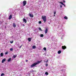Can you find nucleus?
I'll use <instances>...</instances> for the list:
<instances>
[{
    "instance_id": "423d86ee",
    "label": "nucleus",
    "mask_w": 76,
    "mask_h": 76,
    "mask_svg": "<svg viewBox=\"0 0 76 76\" xmlns=\"http://www.w3.org/2000/svg\"><path fill=\"white\" fill-rule=\"evenodd\" d=\"M12 25L14 28H15V27L16 26V24H15V23H14L12 24Z\"/></svg>"
},
{
    "instance_id": "f257e3e1",
    "label": "nucleus",
    "mask_w": 76,
    "mask_h": 76,
    "mask_svg": "<svg viewBox=\"0 0 76 76\" xmlns=\"http://www.w3.org/2000/svg\"><path fill=\"white\" fill-rule=\"evenodd\" d=\"M41 62V61H38L37 62H35L33 64L31 65V67H34V66H35L37 64H39Z\"/></svg>"
},
{
    "instance_id": "f8f14e48",
    "label": "nucleus",
    "mask_w": 76,
    "mask_h": 76,
    "mask_svg": "<svg viewBox=\"0 0 76 76\" xmlns=\"http://www.w3.org/2000/svg\"><path fill=\"white\" fill-rule=\"evenodd\" d=\"M9 62L11 61V58H10L9 59H8L7 60Z\"/></svg>"
},
{
    "instance_id": "a211bd4d",
    "label": "nucleus",
    "mask_w": 76,
    "mask_h": 76,
    "mask_svg": "<svg viewBox=\"0 0 76 76\" xmlns=\"http://www.w3.org/2000/svg\"><path fill=\"white\" fill-rule=\"evenodd\" d=\"M64 19H67L68 18L66 16H65L64 17Z\"/></svg>"
},
{
    "instance_id": "c85d7f7f",
    "label": "nucleus",
    "mask_w": 76,
    "mask_h": 76,
    "mask_svg": "<svg viewBox=\"0 0 76 76\" xmlns=\"http://www.w3.org/2000/svg\"><path fill=\"white\" fill-rule=\"evenodd\" d=\"M56 12L55 11L54 12V14L56 15Z\"/></svg>"
},
{
    "instance_id": "9d476101",
    "label": "nucleus",
    "mask_w": 76,
    "mask_h": 76,
    "mask_svg": "<svg viewBox=\"0 0 76 76\" xmlns=\"http://www.w3.org/2000/svg\"><path fill=\"white\" fill-rule=\"evenodd\" d=\"M28 41H29V42H30V41H31V38H28Z\"/></svg>"
},
{
    "instance_id": "4be33fe9",
    "label": "nucleus",
    "mask_w": 76,
    "mask_h": 76,
    "mask_svg": "<svg viewBox=\"0 0 76 76\" xmlns=\"http://www.w3.org/2000/svg\"><path fill=\"white\" fill-rule=\"evenodd\" d=\"M4 74L3 73H2L1 75V76H4Z\"/></svg>"
},
{
    "instance_id": "ddd939ff",
    "label": "nucleus",
    "mask_w": 76,
    "mask_h": 76,
    "mask_svg": "<svg viewBox=\"0 0 76 76\" xmlns=\"http://www.w3.org/2000/svg\"><path fill=\"white\" fill-rule=\"evenodd\" d=\"M61 53V50H59L58 51V54H60V53Z\"/></svg>"
},
{
    "instance_id": "c756f323",
    "label": "nucleus",
    "mask_w": 76,
    "mask_h": 76,
    "mask_svg": "<svg viewBox=\"0 0 76 76\" xmlns=\"http://www.w3.org/2000/svg\"><path fill=\"white\" fill-rule=\"evenodd\" d=\"M8 53V52H6L5 53V54H7Z\"/></svg>"
},
{
    "instance_id": "aec40b11",
    "label": "nucleus",
    "mask_w": 76,
    "mask_h": 76,
    "mask_svg": "<svg viewBox=\"0 0 76 76\" xmlns=\"http://www.w3.org/2000/svg\"><path fill=\"white\" fill-rule=\"evenodd\" d=\"M40 37H44V35H43V34H41L40 35Z\"/></svg>"
},
{
    "instance_id": "1a4fd4ad",
    "label": "nucleus",
    "mask_w": 76,
    "mask_h": 76,
    "mask_svg": "<svg viewBox=\"0 0 76 76\" xmlns=\"http://www.w3.org/2000/svg\"><path fill=\"white\" fill-rule=\"evenodd\" d=\"M29 15L30 17H31V18H33V17H34V15H31L30 13H29Z\"/></svg>"
},
{
    "instance_id": "7ed1b4c3",
    "label": "nucleus",
    "mask_w": 76,
    "mask_h": 76,
    "mask_svg": "<svg viewBox=\"0 0 76 76\" xmlns=\"http://www.w3.org/2000/svg\"><path fill=\"white\" fill-rule=\"evenodd\" d=\"M23 6H25L26 4V1H23Z\"/></svg>"
},
{
    "instance_id": "39448f33",
    "label": "nucleus",
    "mask_w": 76,
    "mask_h": 76,
    "mask_svg": "<svg viewBox=\"0 0 76 76\" xmlns=\"http://www.w3.org/2000/svg\"><path fill=\"white\" fill-rule=\"evenodd\" d=\"M6 58H4V59H3L2 61V63H4V61H6Z\"/></svg>"
},
{
    "instance_id": "72a5a7b5",
    "label": "nucleus",
    "mask_w": 76,
    "mask_h": 76,
    "mask_svg": "<svg viewBox=\"0 0 76 76\" xmlns=\"http://www.w3.org/2000/svg\"><path fill=\"white\" fill-rule=\"evenodd\" d=\"M64 3H65V1H63Z\"/></svg>"
},
{
    "instance_id": "412c9836",
    "label": "nucleus",
    "mask_w": 76,
    "mask_h": 76,
    "mask_svg": "<svg viewBox=\"0 0 76 76\" xmlns=\"http://www.w3.org/2000/svg\"><path fill=\"white\" fill-rule=\"evenodd\" d=\"M45 74L46 75H48V72H46L45 73Z\"/></svg>"
},
{
    "instance_id": "cd10ccee",
    "label": "nucleus",
    "mask_w": 76,
    "mask_h": 76,
    "mask_svg": "<svg viewBox=\"0 0 76 76\" xmlns=\"http://www.w3.org/2000/svg\"><path fill=\"white\" fill-rule=\"evenodd\" d=\"M22 45H22L21 46H20L19 48H22Z\"/></svg>"
},
{
    "instance_id": "9b49d317",
    "label": "nucleus",
    "mask_w": 76,
    "mask_h": 76,
    "mask_svg": "<svg viewBox=\"0 0 76 76\" xmlns=\"http://www.w3.org/2000/svg\"><path fill=\"white\" fill-rule=\"evenodd\" d=\"M23 21L24 22H25V23H26L27 22V21H26V20L25 19V18H23Z\"/></svg>"
},
{
    "instance_id": "473e14b6",
    "label": "nucleus",
    "mask_w": 76,
    "mask_h": 76,
    "mask_svg": "<svg viewBox=\"0 0 76 76\" xmlns=\"http://www.w3.org/2000/svg\"><path fill=\"white\" fill-rule=\"evenodd\" d=\"M61 7H62V6H61V5L60 6V8H61Z\"/></svg>"
},
{
    "instance_id": "2eb2a0df",
    "label": "nucleus",
    "mask_w": 76,
    "mask_h": 76,
    "mask_svg": "<svg viewBox=\"0 0 76 76\" xmlns=\"http://www.w3.org/2000/svg\"><path fill=\"white\" fill-rule=\"evenodd\" d=\"M59 3H61V4H62L63 5H64V4H63V2H59Z\"/></svg>"
},
{
    "instance_id": "2f4dec72",
    "label": "nucleus",
    "mask_w": 76,
    "mask_h": 76,
    "mask_svg": "<svg viewBox=\"0 0 76 76\" xmlns=\"http://www.w3.org/2000/svg\"><path fill=\"white\" fill-rule=\"evenodd\" d=\"M26 62H28V60H26Z\"/></svg>"
},
{
    "instance_id": "f3484780",
    "label": "nucleus",
    "mask_w": 76,
    "mask_h": 76,
    "mask_svg": "<svg viewBox=\"0 0 76 76\" xmlns=\"http://www.w3.org/2000/svg\"><path fill=\"white\" fill-rule=\"evenodd\" d=\"M17 56V55H14L13 56V58H16V56Z\"/></svg>"
},
{
    "instance_id": "5701e85b",
    "label": "nucleus",
    "mask_w": 76,
    "mask_h": 76,
    "mask_svg": "<svg viewBox=\"0 0 76 76\" xmlns=\"http://www.w3.org/2000/svg\"><path fill=\"white\" fill-rule=\"evenodd\" d=\"M39 29L40 30V31H42V30H41V28L40 27L39 28Z\"/></svg>"
},
{
    "instance_id": "a878e982",
    "label": "nucleus",
    "mask_w": 76,
    "mask_h": 76,
    "mask_svg": "<svg viewBox=\"0 0 76 76\" xmlns=\"http://www.w3.org/2000/svg\"><path fill=\"white\" fill-rule=\"evenodd\" d=\"M41 21H39V23L40 24H41Z\"/></svg>"
},
{
    "instance_id": "4468645a",
    "label": "nucleus",
    "mask_w": 76,
    "mask_h": 76,
    "mask_svg": "<svg viewBox=\"0 0 76 76\" xmlns=\"http://www.w3.org/2000/svg\"><path fill=\"white\" fill-rule=\"evenodd\" d=\"M1 56V57H3V53H1L0 54Z\"/></svg>"
},
{
    "instance_id": "0eeeda50",
    "label": "nucleus",
    "mask_w": 76,
    "mask_h": 76,
    "mask_svg": "<svg viewBox=\"0 0 76 76\" xmlns=\"http://www.w3.org/2000/svg\"><path fill=\"white\" fill-rule=\"evenodd\" d=\"M12 18V15H10L9 17V19L10 20V19H11Z\"/></svg>"
},
{
    "instance_id": "c9c22d12",
    "label": "nucleus",
    "mask_w": 76,
    "mask_h": 76,
    "mask_svg": "<svg viewBox=\"0 0 76 76\" xmlns=\"http://www.w3.org/2000/svg\"><path fill=\"white\" fill-rule=\"evenodd\" d=\"M5 24L6 25V24H7V23H5Z\"/></svg>"
},
{
    "instance_id": "bb28decb",
    "label": "nucleus",
    "mask_w": 76,
    "mask_h": 76,
    "mask_svg": "<svg viewBox=\"0 0 76 76\" xmlns=\"http://www.w3.org/2000/svg\"><path fill=\"white\" fill-rule=\"evenodd\" d=\"M45 66H46V67H47V66H48V64H46Z\"/></svg>"
},
{
    "instance_id": "20e7f679",
    "label": "nucleus",
    "mask_w": 76,
    "mask_h": 76,
    "mask_svg": "<svg viewBox=\"0 0 76 76\" xmlns=\"http://www.w3.org/2000/svg\"><path fill=\"white\" fill-rule=\"evenodd\" d=\"M62 48L63 50H65L66 49V46L65 45L63 46L62 47Z\"/></svg>"
},
{
    "instance_id": "b1692460",
    "label": "nucleus",
    "mask_w": 76,
    "mask_h": 76,
    "mask_svg": "<svg viewBox=\"0 0 76 76\" xmlns=\"http://www.w3.org/2000/svg\"><path fill=\"white\" fill-rule=\"evenodd\" d=\"M10 51H13V48H10Z\"/></svg>"
},
{
    "instance_id": "dca6fc26",
    "label": "nucleus",
    "mask_w": 76,
    "mask_h": 76,
    "mask_svg": "<svg viewBox=\"0 0 76 76\" xmlns=\"http://www.w3.org/2000/svg\"><path fill=\"white\" fill-rule=\"evenodd\" d=\"M32 48H33V49H35V48H36V46H35V45H34L32 47Z\"/></svg>"
},
{
    "instance_id": "7c9ffc66",
    "label": "nucleus",
    "mask_w": 76,
    "mask_h": 76,
    "mask_svg": "<svg viewBox=\"0 0 76 76\" xmlns=\"http://www.w3.org/2000/svg\"><path fill=\"white\" fill-rule=\"evenodd\" d=\"M48 59L47 61L46 62V63H48Z\"/></svg>"
},
{
    "instance_id": "e433bc0d",
    "label": "nucleus",
    "mask_w": 76,
    "mask_h": 76,
    "mask_svg": "<svg viewBox=\"0 0 76 76\" xmlns=\"http://www.w3.org/2000/svg\"><path fill=\"white\" fill-rule=\"evenodd\" d=\"M64 6H65V5H64Z\"/></svg>"
},
{
    "instance_id": "393cba45",
    "label": "nucleus",
    "mask_w": 76,
    "mask_h": 76,
    "mask_svg": "<svg viewBox=\"0 0 76 76\" xmlns=\"http://www.w3.org/2000/svg\"><path fill=\"white\" fill-rule=\"evenodd\" d=\"M10 43L11 44H13V41H12V42L10 41Z\"/></svg>"
},
{
    "instance_id": "6e6552de",
    "label": "nucleus",
    "mask_w": 76,
    "mask_h": 76,
    "mask_svg": "<svg viewBox=\"0 0 76 76\" xmlns=\"http://www.w3.org/2000/svg\"><path fill=\"white\" fill-rule=\"evenodd\" d=\"M47 32H48V29H47V28L45 30V34H47Z\"/></svg>"
},
{
    "instance_id": "6ab92c4d",
    "label": "nucleus",
    "mask_w": 76,
    "mask_h": 76,
    "mask_svg": "<svg viewBox=\"0 0 76 76\" xmlns=\"http://www.w3.org/2000/svg\"><path fill=\"white\" fill-rule=\"evenodd\" d=\"M43 50H45V51H46V50H47V49L45 47L44 48Z\"/></svg>"
},
{
    "instance_id": "f03ea898",
    "label": "nucleus",
    "mask_w": 76,
    "mask_h": 76,
    "mask_svg": "<svg viewBox=\"0 0 76 76\" xmlns=\"http://www.w3.org/2000/svg\"><path fill=\"white\" fill-rule=\"evenodd\" d=\"M42 19H43V21H44V23H45V22L47 21V19L46 18V16H42Z\"/></svg>"
},
{
    "instance_id": "f704fd0d",
    "label": "nucleus",
    "mask_w": 76,
    "mask_h": 76,
    "mask_svg": "<svg viewBox=\"0 0 76 76\" xmlns=\"http://www.w3.org/2000/svg\"><path fill=\"white\" fill-rule=\"evenodd\" d=\"M53 16H56V15H55L54 14V15Z\"/></svg>"
}]
</instances>
